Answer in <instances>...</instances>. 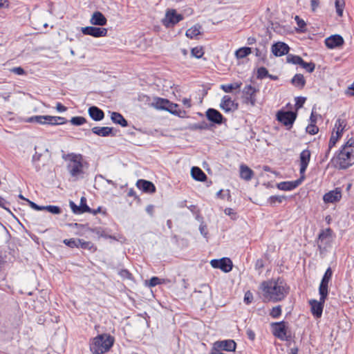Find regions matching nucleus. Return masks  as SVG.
<instances>
[{
    "mask_svg": "<svg viewBox=\"0 0 354 354\" xmlns=\"http://www.w3.org/2000/svg\"><path fill=\"white\" fill-rule=\"evenodd\" d=\"M240 178L246 181L250 180L254 176V171L246 165L241 164L239 167Z\"/></svg>",
    "mask_w": 354,
    "mask_h": 354,
    "instance_id": "b1692460",
    "label": "nucleus"
},
{
    "mask_svg": "<svg viewBox=\"0 0 354 354\" xmlns=\"http://www.w3.org/2000/svg\"><path fill=\"white\" fill-rule=\"evenodd\" d=\"M335 166L339 169H346L354 164V151L341 149L334 159Z\"/></svg>",
    "mask_w": 354,
    "mask_h": 354,
    "instance_id": "39448f33",
    "label": "nucleus"
},
{
    "mask_svg": "<svg viewBox=\"0 0 354 354\" xmlns=\"http://www.w3.org/2000/svg\"><path fill=\"white\" fill-rule=\"evenodd\" d=\"M335 6L337 15L342 17L345 7L344 0H335Z\"/></svg>",
    "mask_w": 354,
    "mask_h": 354,
    "instance_id": "ea45409f",
    "label": "nucleus"
},
{
    "mask_svg": "<svg viewBox=\"0 0 354 354\" xmlns=\"http://www.w3.org/2000/svg\"><path fill=\"white\" fill-rule=\"evenodd\" d=\"M334 235L330 228L322 230L317 238V246L321 252H323L331 246Z\"/></svg>",
    "mask_w": 354,
    "mask_h": 354,
    "instance_id": "423d86ee",
    "label": "nucleus"
},
{
    "mask_svg": "<svg viewBox=\"0 0 354 354\" xmlns=\"http://www.w3.org/2000/svg\"><path fill=\"white\" fill-rule=\"evenodd\" d=\"M201 26L199 25H195L186 31V36L190 39H195L198 35L201 34Z\"/></svg>",
    "mask_w": 354,
    "mask_h": 354,
    "instance_id": "473e14b6",
    "label": "nucleus"
},
{
    "mask_svg": "<svg viewBox=\"0 0 354 354\" xmlns=\"http://www.w3.org/2000/svg\"><path fill=\"white\" fill-rule=\"evenodd\" d=\"M63 158L68 162L67 169L70 175L77 178L84 174V159L82 154L71 153L63 156Z\"/></svg>",
    "mask_w": 354,
    "mask_h": 354,
    "instance_id": "7ed1b4c3",
    "label": "nucleus"
},
{
    "mask_svg": "<svg viewBox=\"0 0 354 354\" xmlns=\"http://www.w3.org/2000/svg\"><path fill=\"white\" fill-rule=\"evenodd\" d=\"M346 94L351 96L354 95V82L352 83V84L348 88L346 91Z\"/></svg>",
    "mask_w": 354,
    "mask_h": 354,
    "instance_id": "338daca9",
    "label": "nucleus"
},
{
    "mask_svg": "<svg viewBox=\"0 0 354 354\" xmlns=\"http://www.w3.org/2000/svg\"><path fill=\"white\" fill-rule=\"evenodd\" d=\"M199 230L201 233L202 235H203L204 236H206L207 234V227L206 225H203V224H201L199 227Z\"/></svg>",
    "mask_w": 354,
    "mask_h": 354,
    "instance_id": "69168bd1",
    "label": "nucleus"
},
{
    "mask_svg": "<svg viewBox=\"0 0 354 354\" xmlns=\"http://www.w3.org/2000/svg\"><path fill=\"white\" fill-rule=\"evenodd\" d=\"M341 198L342 191L340 188H335L326 193L323 196V200L326 203H334L339 201Z\"/></svg>",
    "mask_w": 354,
    "mask_h": 354,
    "instance_id": "f3484780",
    "label": "nucleus"
},
{
    "mask_svg": "<svg viewBox=\"0 0 354 354\" xmlns=\"http://www.w3.org/2000/svg\"><path fill=\"white\" fill-rule=\"evenodd\" d=\"M106 23V18L99 11L94 12L90 19V24L93 26H105Z\"/></svg>",
    "mask_w": 354,
    "mask_h": 354,
    "instance_id": "5701e85b",
    "label": "nucleus"
},
{
    "mask_svg": "<svg viewBox=\"0 0 354 354\" xmlns=\"http://www.w3.org/2000/svg\"><path fill=\"white\" fill-rule=\"evenodd\" d=\"M303 176L294 181H283L278 183L277 187L279 189L283 191H291L297 187L304 180Z\"/></svg>",
    "mask_w": 354,
    "mask_h": 354,
    "instance_id": "a211bd4d",
    "label": "nucleus"
},
{
    "mask_svg": "<svg viewBox=\"0 0 354 354\" xmlns=\"http://www.w3.org/2000/svg\"><path fill=\"white\" fill-rule=\"evenodd\" d=\"M182 103L186 108L189 109L192 106V99L190 97H184L182 100Z\"/></svg>",
    "mask_w": 354,
    "mask_h": 354,
    "instance_id": "052dcab7",
    "label": "nucleus"
},
{
    "mask_svg": "<svg viewBox=\"0 0 354 354\" xmlns=\"http://www.w3.org/2000/svg\"><path fill=\"white\" fill-rule=\"evenodd\" d=\"M292 83L294 86L302 88L306 83L304 75L301 74H296L292 79Z\"/></svg>",
    "mask_w": 354,
    "mask_h": 354,
    "instance_id": "f704fd0d",
    "label": "nucleus"
},
{
    "mask_svg": "<svg viewBox=\"0 0 354 354\" xmlns=\"http://www.w3.org/2000/svg\"><path fill=\"white\" fill-rule=\"evenodd\" d=\"M284 198H285V197L281 196H272L268 198V203L271 205H274L277 203H282V201H283Z\"/></svg>",
    "mask_w": 354,
    "mask_h": 354,
    "instance_id": "de8ad7c7",
    "label": "nucleus"
},
{
    "mask_svg": "<svg viewBox=\"0 0 354 354\" xmlns=\"http://www.w3.org/2000/svg\"><path fill=\"white\" fill-rule=\"evenodd\" d=\"M88 112L89 116L95 121H100L104 117L103 111L95 106H91Z\"/></svg>",
    "mask_w": 354,
    "mask_h": 354,
    "instance_id": "393cba45",
    "label": "nucleus"
},
{
    "mask_svg": "<svg viewBox=\"0 0 354 354\" xmlns=\"http://www.w3.org/2000/svg\"><path fill=\"white\" fill-rule=\"evenodd\" d=\"M81 31L84 35L94 37H105L108 32V30L105 28H97L94 26L83 27L81 28Z\"/></svg>",
    "mask_w": 354,
    "mask_h": 354,
    "instance_id": "4468645a",
    "label": "nucleus"
},
{
    "mask_svg": "<svg viewBox=\"0 0 354 354\" xmlns=\"http://www.w3.org/2000/svg\"><path fill=\"white\" fill-rule=\"evenodd\" d=\"M114 338L109 334L98 335L91 339L89 347L93 354H104L112 347Z\"/></svg>",
    "mask_w": 354,
    "mask_h": 354,
    "instance_id": "f03ea898",
    "label": "nucleus"
},
{
    "mask_svg": "<svg viewBox=\"0 0 354 354\" xmlns=\"http://www.w3.org/2000/svg\"><path fill=\"white\" fill-rule=\"evenodd\" d=\"M287 62L291 63L293 64H299L300 65L301 62H302V58L298 55H288L286 57Z\"/></svg>",
    "mask_w": 354,
    "mask_h": 354,
    "instance_id": "a19ab883",
    "label": "nucleus"
},
{
    "mask_svg": "<svg viewBox=\"0 0 354 354\" xmlns=\"http://www.w3.org/2000/svg\"><path fill=\"white\" fill-rule=\"evenodd\" d=\"M70 206L75 214H81L84 212H91L90 207L86 204H84V205L77 206L75 204V203L71 201Z\"/></svg>",
    "mask_w": 354,
    "mask_h": 354,
    "instance_id": "2f4dec72",
    "label": "nucleus"
},
{
    "mask_svg": "<svg viewBox=\"0 0 354 354\" xmlns=\"http://www.w3.org/2000/svg\"><path fill=\"white\" fill-rule=\"evenodd\" d=\"M183 19V15L178 14L175 9L170 8L166 10L165 17L162 19V24L166 28H171Z\"/></svg>",
    "mask_w": 354,
    "mask_h": 354,
    "instance_id": "6e6552de",
    "label": "nucleus"
},
{
    "mask_svg": "<svg viewBox=\"0 0 354 354\" xmlns=\"http://www.w3.org/2000/svg\"><path fill=\"white\" fill-rule=\"evenodd\" d=\"M167 282H169V280L164 279H160V278H158L157 277H151L150 279L149 282L147 281L146 283L148 285V286H149V287H154L156 285L165 283H167Z\"/></svg>",
    "mask_w": 354,
    "mask_h": 354,
    "instance_id": "58836bf2",
    "label": "nucleus"
},
{
    "mask_svg": "<svg viewBox=\"0 0 354 354\" xmlns=\"http://www.w3.org/2000/svg\"><path fill=\"white\" fill-rule=\"evenodd\" d=\"M295 21L297 22V24L299 26V28L300 29L303 30L305 28V26H306L305 21L303 19H300L298 16H296L295 17Z\"/></svg>",
    "mask_w": 354,
    "mask_h": 354,
    "instance_id": "13d9d810",
    "label": "nucleus"
},
{
    "mask_svg": "<svg viewBox=\"0 0 354 354\" xmlns=\"http://www.w3.org/2000/svg\"><path fill=\"white\" fill-rule=\"evenodd\" d=\"M246 335H247V337H248V339H250L252 341L254 340L255 333L252 329L248 328L246 330Z\"/></svg>",
    "mask_w": 354,
    "mask_h": 354,
    "instance_id": "680f3d73",
    "label": "nucleus"
},
{
    "mask_svg": "<svg viewBox=\"0 0 354 354\" xmlns=\"http://www.w3.org/2000/svg\"><path fill=\"white\" fill-rule=\"evenodd\" d=\"M344 39L339 35H332L325 39V44L329 48H335L342 46Z\"/></svg>",
    "mask_w": 354,
    "mask_h": 354,
    "instance_id": "6ab92c4d",
    "label": "nucleus"
},
{
    "mask_svg": "<svg viewBox=\"0 0 354 354\" xmlns=\"http://www.w3.org/2000/svg\"><path fill=\"white\" fill-rule=\"evenodd\" d=\"M343 149L354 151V139H349L342 147Z\"/></svg>",
    "mask_w": 354,
    "mask_h": 354,
    "instance_id": "603ef678",
    "label": "nucleus"
},
{
    "mask_svg": "<svg viewBox=\"0 0 354 354\" xmlns=\"http://www.w3.org/2000/svg\"><path fill=\"white\" fill-rule=\"evenodd\" d=\"M333 271L330 268H327L319 287V294L322 295V299L327 298L328 294V283L332 278Z\"/></svg>",
    "mask_w": 354,
    "mask_h": 354,
    "instance_id": "9d476101",
    "label": "nucleus"
},
{
    "mask_svg": "<svg viewBox=\"0 0 354 354\" xmlns=\"http://www.w3.org/2000/svg\"><path fill=\"white\" fill-rule=\"evenodd\" d=\"M241 85V82H236L229 84H222L220 88L225 93H231L233 90L240 88Z\"/></svg>",
    "mask_w": 354,
    "mask_h": 354,
    "instance_id": "72a5a7b5",
    "label": "nucleus"
},
{
    "mask_svg": "<svg viewBox=\"0 0 354 354\" xmlns=\"http://www.w3.org/2000/svg\"><path fill=\"white\" fill-rule=\"evenodd\" d=\"M136 186L138 189L144 192L152 194L156 192L155 185L150 181L140 179L136 183Z\"/></svg>",
    "mask_w": 354,
    "mask_h": 354,
    "instance_id": "412c9836",
    "label": "nucleus"
},
{
    "mask_svg": "<svg viewBox=\"0 0 354 354\" xmlns=\"http://www.w3.org/2000/svg\"><path fill=\"white\" fill-rule=\"evenodd\" d=\"M71 123L75 126H80L86 122V118L82 116L73 117L71 120Z\"/></svg>",
    "mask_w": 354,
    "mask_h": 354,
    "instance_id": "79ce46f5",
    "label": "nucleus"
},
{
    "mask_svg": "<svg viewBox=\"0 0 354 354\" xmlns=\"http://www.w3.org/2000/svg\"><path fill=\"white\" fill-rule=\"evenodd\" d=\"M191 174L194 179L198 181H205L207 178L205 174L197 167H193L191 169Z\"/></svg>",
    "mask_w": 354,
    "mask_h": 354,
    "instance_id": "7c9ffc66",
    "label": "nucleus"
},
{
    "mask_svg": "<svg viewBox=\"0 0 354 354\" xmlns=\"http://www.w3.org/2000/svg\"><path fill=\"white\" fill-rule=\"evenodd\" d=\"M191 53H192V55L196 58H201L204 54L203 48L199 46L193 48L192 49Z\"/></svg>",
    "mask_w": 354,
    "mask_h": 354,
    "instance_id": "8fccbe9b",
    "label": "nucleus"
},
{
    "mask_svg": "<svg viewBox=\"0 0 354 354\" xmlns=\"http://www.w3.org/2000/svg\"><path fill=\"white\" fill-rule=\"evenodd\" d=\"M281 314V308L280 306L273 307L270 311V316L273 318L279 317Z\"/></svg>",
    "mask_w": 354,
    "mask_h": 354,
    "instance_id": "3c124183",
    "label": "nucleus"
},
{
    "mask_svg": "<svg viewBox=\"0 0 354 354\" xmlns=\"http://www.w3.org/2000/svg\"><path fill=\"white\" fill-rule=\"evenodd\" d=\"M178 104L171 102L169 101V104H168L166 111H169L171 114L174 115H177L180 118H184L186 112L185 111L178 109Z\"/></svg>",
    "mask_w": 354,
    "mask_h": 354,
    "instance_id": "c85d7f7f",
    "label": "nucleus"
},
{
    "mask_svg": "<svg viewBox=\"0 0 354 354\" xmlns=\"http://www.w3.org/2000/svg\"><path fill=\"white\" fill-rule=\"evenodd\" d=\"M252 53V50L249 47H242L239 48L235 52V56L238 59H243L248 55H249Z\"/></svg>",
    "mask_w": 354,
    "mask_h": 354,
    "instance_id": "4c0bfd02",
    "label": "nucleus"
},
{
    "mask_svg": "<svg viewBox=\"0 0 354 354\" xmlns=\"http://www.w3.org/2000/svg\"><path fill=\"white\" fill-rule=\"evenodd\" d=\"M268 70L264 67H261L257 71V76L259 78H263L268 75Z\"/></svg>",
    "mask_w": 354,
    "mask_h": 354,
    "instance_id": "5fc2aeb1",
    "label": "nucleus"
},
{
    "mask_svg": "<svg viewBox=\"0 0 354 354\" xmlns=\"http://www.w3.org/2000/svg\"><path fill=\"white\" fill-rule=\"evenodd\" d=\"M169 104V100H168L167 99L157 97L153 98L151 105L156 109H162L166 111Z\"/></svg>",
    "mask_w": 354,
    "mask_h": 354,
    "instance_id": "cd10ccee",
    "label": "nucleus"
},
{
    "mask_svg": "<svg viewBox=\"0 0 354 354\" xmlns=\"http://www.w3.org/2000/svg\"><path fill=\"white\" fill-rule=\"evenodd\" d=\"M311 157L310 151L308 149L303 150L299 154L300 176L305 178V172L309 165Z\"/></svg>",
    "mask_w": 354,
    "mask_h": 354,
    "instance_id": "f8f14e48",
    "label": "nucleus"
},
{
    "mask_svg": "<svg viewBox=\"0 0 354 354\" xmlns=\"http://www.w3.org/2000/svg\"><path fill=\"white\" fill-rule=\"evenodd\" d=\"M318 131V127L314 124H311L306 127V131L311 135L316 134Z\"/></svg>",
    "mask_w": 354,
    "mask_h": 354,
    "instance_id": "864d4df0",
    "label": "nucleus"
},
{
    "mask_svg": "<svg viewBox=\"0 0 354 354\" xmlns=\"http://www.w3.org/2000/svg\"><path fill=\"white\" fill-rule=\"evenodd\" d=\"M92 132L99 136L106 137L113 135V128L108 127H95L92 129Z\"/></svg>",
    "mask_w": 354,
    "mask_h": 354,
    "instance_id": "a878e982",
    "label": "nucleus"
},
{
    "mask_svg": "<svg viewBox=\"0 0 354 354\" xmlns=\"http://www.w3.org/2000/svg\"><path fill=\"white\" fill-rule=\"evenodd\" d=\"M217 344L218 347L222 351H234L236 349V343L232 339L221 341Z\"/></svg>",
    "mask_w": 354,
    "mask_h": 354,
    "instance_id": "bb28decb",
    "label": "nucleus"
},
{
    "mask_svg": "<svg viewBox=\"0 0 354 354\" xmlns=\"http://www.w3.org/2000/svg\"><path fill=\"white\" fill-rule=\"evenodd\" d=\"M27 201L28 202L30 206L35 210H37V211L44 210V206H39V205H37L36 203H35L34 202H32L29 200H27Z\"/></svg>",
    "mask_w": 354,
    "mask_h": 354,
    "instance_id": "bf43d9fd",
    "label": "nucleus"
},
{
    "mask_svg": "<svg viewBox=\"0 0 354 354\" xmlns=\"http://www.w3.org/2000/svg\"><path fill=\"white\" fill-rule=\"evenodd\" d=\"M277 118L285 126L291 127L297 118V114L292 111H279Z\"/></svg>",
    "mask_w": 354,
    "mask_h": 354,
    "instance_id": "9b49d317",
    "label": "nucleus"
},
{
    "mask_svg": "<svg viewBox=\"0 0 354 354\" xmlns=\"http://www.w3.org/2000/svg\"><path fill=\"white\" fill-rule=\"evenodd\" d=\"M259 91V88L250 84L245 85L242 90L243 103L254 106L257 103V94Z\"/></svg>",
    "mask_w": 354,
    "mask_h": 354,
    "instance_id": "0eeeda50",
    "label": "nucleus"
},
{
    "mask_svg": "<svg viewBox=\"0 0 354 354\" xmlns=\"http://www.w3.org/2000/svg\"><path fill=\"white\" fill-rule=\"evenodd\" d=\"M26 122H37L39 124H48L46 115H35L26 119Z\"/></svg>",
    "mask_w": 354,
    "mask_h": 354,
    "instance_id": "c9c22d12",
    "label": "nucleus"
},
{
    "mask_svg": "<svg viewBox=\"0 0 354 354\" xmlns=\"http://www.w3.org/2000/svg\"><path fill=\"white\" fill-rule=\"evenodd\" d=\"M272 52L277 56L280 57L288 54L289 51V46L283 42H277L272 46Z\"/></svg>",
    "mask_w": 354,
    "mask_h": 354,
    "instance_id": "aec40b11",
    "label": "nucleus"
},
{
    "mask_svg": "<svg viewBox=\"0 0 354 354\" xmlns=\"http://www.w3.org/2000/svg\"><path fill=\"white\" fill-rule=\"evenodd\" d=\"M192 130H203L208 129V124L206 122L203 121L200 123L194 124L191 126Z\"/></svg>",
    "mask_w": 354,
    "mask_h": 354,
    "instance_id": "49530a36",
    "label": "nucleus"
},
{
    "mask_svg": "<svg viewBox=\"0 0 354 354\" xmlns=\"http://www.w3.org/2000/svg\"><path fill=\"white\" fill-rule=\"evenodd\" d=\"M220 108L225 113H229L236 110L238 104L229 95H224L221 99Z\"/></svg>",
    "mask_w": 354,
    "mask_h": 354,
    "instance_id": "2eb2a0df",
    "label": "nucleus"
},
{
    "mask_svg": "<svg viewBox=\"0 0 354 354\" xmlns=\"http://www.w3.org/2000/svg\"><path fill=\"white\" fill-rule=\"evenodd\" d=\"M252 299H253V295H252V292H250V291L246 292L244 295V301L247 304H249L252 302Z\"/></svg>",
    "mask_w": 354,
    "mask_h": 354,
    "instance_id": "6e6d98bb",
    "label": "nucleus"
},
{
    "mask_svg": "<svg viewBox=\"0 0 354 354\" xmlns=\"http://www.w3.org/2000/svg\"><path fill=\"white\" fill-rule=\"evenodd\" d=\"M272 334L281 340H288V327L284 322H274L271 324Z\"/></svg>",
    "mask_w": 354,
    "mask_h": 354,
    "instance_id": "1a4fd4ad",
    "label": "nucleus"
},
{
    "mask_svg": "<svg viewBox=\"0 0 354 354\" xmlns=\"http://www.w3.org/2000/svg\"><path fill=\"white\" fill-rule=\"evenodd\" d=\"M206 117L209 121L218 124H221L223 119L221 113L214 109H207L206 111Z\"/></svg>",
    "mask_w": 354,
    "mask_h": 354,
    "instance_id": "4be33fe9",
    "label": "nucleus"
},
{
    "mask_svg": "<svg viewBox=\"0 0 354 354\" xmlns=\"http://www.w3.org/2000/svg\"><path fill=\"white\" fill-rule=\"evenodd\" d=\"M311 8L313 12L316 10V9L319 7V2L318 0H311L310 1Z\"/></svg>",
    "mask_w": 354,
    "mask_h": 354,
    "instance_id": "0e129e2a",
    "label": "nucleus"
},
{
    "mask_svg": "<svg viewBox=\"0 0 354 354\" xmlns=\"http://www.w3.org/2000/svg\"><path fill=\"white\" fill-rule=\"evenodd\" d=\"M210 264L214 268H219L225 272H229L232 269V262L229 258L212 259Z\"/></svg>",
    "mask_w": 354,
    "mask_h": 354,
    "instance_id": "ddd939ff",
    "label": "nucleus"
},
{
    "mask_svg": "<svg viewBox=\"0 0 354 354\" xmlns=\"http://www.w3.org/2000/svg\"><path fill=\"white\" fill-rule=\"evenodd\" d=\"M326 299V298L322 299V295H320L319 301L315 299L310 301L311 313L315 317L319 318L322 316Z\"/></svg>",
    "mask_w": 354,
    "mask_h": 354,
    "instance_id": "dca6fc26",
    "label": "nucleus"
},
{
    "mask_svg": "<svg viewBox=\"0 0 354 354\" xmlns=\"http://www.w3.org/2000/svg\"><path fill=\"white\" fill-rule=\"evenodd\" d=\"M261 287L263 297L274 302L283 299L289 292V287L285 281L279 278L276 280L263 281Z\"/></svg>",
    "mask_w": 354,
    "mask_h": 354,
    "instance_id": "f257e3e1",
    "label": "nucleus"
},
{
    "mask_svg": "<svg viewBox=\"0 0 354 354\" xmlns=\"http://www.w3.org/2000/svg\"><path fill=\"white\" fill-rule=\"evenodd\" d=\"M300 66L306 69L308 72L312 73L315 68V64L313 62H306L302 59V62H301Z\"/></svg>",
    "mask_w": 354,
    "mask_h": 354,
    "instance_id": "37998d69",
    "label": "nucleus"
},
{
    "mask_svg": "<svg viewBox=\"0 0 354 354\" xmlns=\"http://www.w3.org/2000/svg\"><path fill=\"white\" fill-rule=\"evenodd\" d=\"M56 109L59 112H64L66 111V107L62 105L60 102H57L56 104Z\"/></svg>",
    "mask_w": 354,
    "mask_h": 354,
    "instance_id": "774afa93",
    "label": "nucleus"
},
{
    "mask_svg": "<svg viewBox=\"0 0 354 354\" xmlns=\"http://www.w3.org/2000/svg\"><path fill=\"white\" fill-rule=\"evenodd\" d=\"M306 101V98L305 97H297L296 99V104L295 105L298 107V108H300L303 106V104H304Z\"/></svg>",
    "mask_w": 354,
    "mask_h": 354,
    "instance_id": "e2e57ef3",
    "label": "nucleus"
},
{
    "mask_svg": "<svg viewBox=\"0 0 354 354\" xmlns=\"http://www.w3.org/2000/svg\"><path fill=\"white\" fill-rule=\"evenodd\" d=\"M111 119L113 123L120 124L122 127L128 126L127 121L120 113L112 112L111 114Z\"/></svg>",
    "mask_w": 354,
    "mask_h": 354,
    "instance_id": "c756f323",
    "label": "nucleus"
},
{
    "mask_svg": "<svg viewBox=\"0 0 354 354\" xmlns=\"http://www.w3.org/2000/svg\"><path fill=\"white\" fill-rule=\"evenodd\" d=\"M46 118L49 124H63L66 122V120L62 117L46 115Z\"/></svg>",
    "mask_w": 354,
    "mask_h": 354,
    "instance_id": "e433bc0d",
    "label": "nucleus"
},
{
    "mask_svg": "<svg viewBox=\"0 0 354 354\" xmlns=\"http://www.w3.org/2000/svg\"><path fill=\"white\" fill-rule=\"evenodd\" d=\"M347 126V122L346 119L339 118L335 123L334 128L332 131V134L328 142V152L335 147L337 142L342 138L343 132L345 131Z\"/></svg>",
    "mask_w": 354,
    "mask_h": 354,
    "instance_id": "20e7f679",
    "label": "nucleus"
},
{
    "mask_svg": "<svg viewBox=\"0 0 354 354\" xmlns=\"http://www.w3.org/2000/svg\"><path fill=\"white\" fill-rule=\"evenodd\" d=\"M78 248H81L82 249H88L91 250L93 248V245L90 241H86L83 239H78Z\"/></svg>",
    "mask_w": 354,
    "mask_h": 354,
    "instance_id": "c03bdc74",
    "label": "nucleus"
},
{
    "mask_svg": "<svg viewBox=\"0 0 354 354\" xmlns=\"http://www.w3.org/2000/svg\"><path fill=\"white\" fill-rule=\"evenodd\" d=\"M44 210H47L48 212L53 214H59L61 213V209L58 206L55 205H47L44 206Z\"/></svg>",
    "mask_w": 354,
    "mask_h": 354,
    "instance_id": "09e8293b",
    "label": "nucleus"
},
{
    "mask_svg": "<svg viewBox=\"0 0 354 354\" xmlns=\"http://www.w3.org/2000/svg\"><path fill=\"white\" fill-rule=\"evenodd\" d=\"M10 71L19 75H22L25 74V71L21 67L12 68L10 69Z\"/></svg>",
    "mask_w": 354,
    "mask_h": 354,
    "instance_id": "4d7b16f0",
    "label": "nucleus"
},
{
    "mask_svg": "<svg viewBox=\"0 0 354 354\" xmlns=\"http://www.w3.org/2000/svg\"><path fill=\"white\" fill-rule=\"evenodd\" d=\"M64 243L67 246L73 248H78V239H64Z\"/></svg>",
    "mask_w": 354,
    "mask_h": 354,
    "instance_id": "a18cd8bd",
    "label": "nucleus"
}]
</instances>
